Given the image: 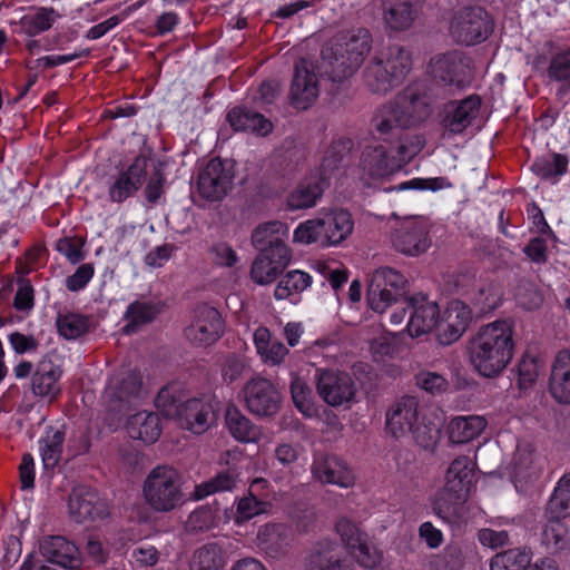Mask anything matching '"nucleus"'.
<instances>
[{"mask_svg": "<svg viewBox=\"0 0 570 570\" xmlns=\"http://www.w3.org/2000/svg\"><path fill=\"white\" fill-rule=\"evenodd\" d=\"M371 49V35L366 29L357 28L340 33L333 43L324 48L322 59L331 68L333 81L350 77L361 66Z\"/></svg>", "mask_w": 570, "mask_h": 570, "instance_id": "7ed1b4c3", "label": "nucleus"}, {"mask_svg": "<svg viewBox=\"0 0 570 570\" xmlns=\"http://www.w3.org/2000/svg\"><path fill=\"white\" fill-rule=\"evenodd\" d=\"M417 401L412 396H404L395 402L386 412L387 434L399 440L411 433L417 421Z\"/></svg>", "mask_w": 570, "mask_h": 570, "instance_id": "b1692460", "label": "nucleus"}, {"mask_svg": "<svg viewBox=\"0 0 570 570\" xmlns=\"http://www.w3.org/2000/svg\"><path fill=\"white\" fill-rule=\"evenodd\" d=\"M68 511L73 521L94 524L109 517V504L91 489L79 487L69 497Z\"/></svg>", "mask_w": 570, "mask_h": 570, "instance_id": "2eb2a0df", "label": "nucleus"}, {"mask_svg": "<svg viewBox=\"0 0 570 570\" xmlns=\"http://www.w3.org/2000/svg\"><path fill=\"white\" fill-rule=\"evenodd\" d=\"M141 492L144 502L155 512H170L185 502L180 475L167 465H158L147 474Z\"/></svg>", "mask_w": 570, "mask_h": 570, "instance_id": "20e7f679", "label": "nucleus"}, {"mask_svg": "<svg viewBox=\"0 0 570 570\" xmlns=\"http://www.w3.org/2000/svg\"><path fill=\"white\" fill-rule=\"evenodd\" d=\"M151 390L149 377L137 370L112 375L104 391V400L112 411H122L145 400Z\"/></svg>", "mask_w": 570, "mask_h": 570, "instance_id": "0eeeda50", "label": "nucleus"}, {"mask_svg": "<svg viewBox=\"0 0 570 570\" xmlns=\"http://www.w3.org/2000/svg\"><path fill=\"white\" fill-rule=\"evenodd\" d=\"M472 321L471 308L461 301H452L439 316L438 341L442 345L456 342Z\"/></svg>", "mask_w": 570, "mask_h": 570, "instance_id": "412c9836", "label": "nucleus"}, {"mask_svg": "<svg viewBox=\"0 0 570 570\" xmlns=\"http://www.w3.org/2000/svg\"><path fill=\"white\" fill-rule=\"evenodd\" d=\"M41 554L51 563L65 569H78L82 559L79 549L62 537H50L40 544Z\"/></svg>", "mask_w": 570, "mask_h": 570, "instance_id": "cd10ccee", "label": "nucleus"}, {"mask_svg": "<svg viewBox=\"0 0 570 570\" xmlns=\"http://www.w3.org/2000/svg\"><path fill=\"white\" fill-rule=\"evenodd\" d=\"M481 99L476 95L452 101L445 106L443 125V137L462 134L475 119L480 111Z\"/></svg>", "mask_w": 570, "mask_h": 570, "instance_id": "4be33fe9", "label": "nucleus"}, {"mask_svg": "<svg viewBox=\"0 0 570 570\" xmlns=\"http://www.w3.org/2000/svg\"><path fill=\"white\" fill-rule=\"evenodd\" d=\"M306 570H353L333 540L318 541L305 558Z\"/></svg>", "mask_w": 570, "mask_h": 570, "instance_id": "bb28decb", "label": "nucleus"}, {"mask_svg": "<svg viewBox=\"0 0 570 570\" xmlns=\"http://www.w3.org/2000/svg\"><path fill=\"white\" fill-rule=\"evenodd\" d=\"M176 421L194 434H203L217 421L216 403L209 396L185 400Z\"/></svg>", "mask_w": 570, "mask_h": 570, "instance_id": "f3484780", "label": "nucleus"}, {"mask_svg": "<svg viewBox=\"0 0 570 570\" xmlns=\"http://www.w3.org/2000/svg\"><path fill=\"white\" fill-rule=\"evenodd\" d=\"M324 191L323 180L309 177L302 180L287 196L291 209H306L316 205Z\"/></svg>", "mask_w": 570, "mask_h": 570, "instance_id": "e433bc0d", "label": "nucleus"}, {"mask_svg": "<svg viewBox=\"0 0 570 570\" xmlns=\"http://www.w3.org/2000/svg\"><path fill=\"white\" fill-rule=\"evenodd\" d=\"M226 562L224 549L210 542L195 550L190 560V570H223Z\"/></svg>", "mask_w": 570, "mask_h": 570, "instance_id": "ea45409f", "label": "nucleus"}, {"mask_svg": "<svg viewBox=\"0 0 570 570\" xmlns=\"http://www.w3.org/2000/svg\"><path fill=\"white\" fill-rule=\"evenodd\" d=\"M288 226L279 220L259 224L252 234V243L259 252L268 254L291 255L285 244L288 237Z\"/></svg>", "mask_w": 570, "mask_h": 570, "instance_id": "393cba45", "label": "nucleus"}, {"mask_svg": "<svg viewBox=\"0 0 570 570\" xmlns=\"http://www.w3.org/2000/svg\"><path fill=\"white\" fill-rule=\"evenodd\" d=\"M125 430L129 438L146 444L156 442L161 434L158 415L147 410L129 415L125 422Z\"/></svg>", "mask_w": 570, "mask_h": 570, "instance_id": "7c9ffc66", "label": "nucleus"}, {"mask_svg": "<svg viewBox=\"0 0 570 570\" xmlns=\"http://www.w3.org/2000/svg\"><path fill=\"white\" fill-rule=\"evenodd\" d=\"M61 376L62 370L59 365L51 361L40 362L31 379L32 393L49 402L57 400L62 391Z\"/></svg>", "mask_w": 570, "mask_h": 570, "instance_id": "c85d7f7f", "label": "nucleus"}, {"mask_svg": "<svg viewBox=\"0 0 570 570\" xmlns=\"http://www.w3.org/2000/svg\"><path fill=\"white\" fill-rule=\"evenodd\" d=\"M265 502L258 500L255 495L248 494L242 498L237 503L235 521L242 523L263 512H265Z\"/></svg>", "mask_w": 570, "mask_h": 570, "instance_id": "0e129e2a", "label": "nucleus"}, {"mask_svg": "<svg viewBox=\"0 0 570 570\" xmlns=\"http://www.w3.org/2000/svg\"><path fill=\"white\" fill-rule=\"evenodd\" d=\"M567 167L568 159L560 154L539 157L531 165V169L537 176L553 183L566 174Z\"/></svg>", "mask_w": 570, "mask_h": 570, "instance_id": "c03bdc74", "label": "nucleus"}, {"mask_svg": "<svg viewBox=\"0 0 570 570\" xmlns=\"http://www.w3.org/2000/svg\"><path fill=\"white\" fill-rule=\"evenodd\" d=\"M253 343L261 361L268 366L284 363L289 351L266 326H259L253 334Z\"/></svg>", "mask_w": 570, "mask_h": 570, "instance_id": "c756f323", "label": "nucleus"}, {"mask_svg": "<svg viewBox=\"0 0 570 570\" xmlns=\"http://www.w3.org/2000/svg\"><path fill=\"white\" fill-rule=\"evenodd\" d=\"M402 295L370 283L367 289V303L372 311L384 313L390 306L396 303Z\"/></svg>", "mask_w": 570, "mask_h": 570, "instance_id": "13d9d810", "label": "nucleus"}, {"mask_svg": "<svg viewBox=\"0 0 570 570\" xmlns=\"http://www.w3.org/2000/svg\"><path fill=\"white\" fill-rule=\"evenodd\" d=\"M246 409L256 416H272L281 405V394L267 379L255 376L246 382L242 390Z\"/></svg>", "mask_w": 570, "mask_h": 570, "instance_id": "ddd939ff", "label": "nucleus"}, {"mask_svg": "<svg viewBox=\"0 0 570 570\" xmlns=\"http://www.w3.org/2000/svg\"><path fill=\"white\" fill-rule=\"evenodd\" d=\"M474 482V466L466 455L455 458L444 475L443 494L445 502L465 499Z\"/></svg>", "mask_w": 570, "mask_h": 570, "instance_id": "a211bd4d", "label": "nucleus"}, {"mask_svg": "<svg viewBox=\"0 0 570 570\" xmlns=\"http://www.w3.org/2000/svg\"><path fill=\"white\" fill-rule=\"evenodd\" d=\"M384 20L394 30H404L412 26L417 16V1L384 0Z\"/></svg>", "mask_w": 570, "mask_h": 570, "instance_id": "c9c22d12", "label": "nucleus"}, {"mask_svg": "<svg viewBox=\"0 0 570 570\" xmlns=\"http://www.w3.org/2000/svg\"><path fill=\"white\" fill-rule=\"evenodd\" d=\"M59 18L58 11L51 7L33 8L20 18V31L30 37L38 36L51 29Z\"/></svg>", "mask_w": 570, "mask_h": 570, "instance_id": "4c0bfd02", "label": "nucleus"}, {"mask_svg": "<svg viewBox=\"0 0 570 570\" xmlns=\"http://www.w3.org/2000/svg\"><path fill=\"white\" fill-rule=\"evenodd\" d=\"M548 513L558 518L570 514V472L558 481L548 504Z\"/></svg>", "mask_w": 570, "mask_h": 570, "instance_id": "8fccbe9b", "label": "nucleus"}, {"mask_svg": "<svg viewBox=\"0 0 570 570\" xmlns=\"http://www.w3.org/2000/svg\"><path fill=\"white\" fill-rule=\"evenodd\" d=\"M370 283L402 295L406 285V278L394 268L380 267L373 273Z\"/></svg>", "mask_w": 570, "mask_h": 570, "instance_id": "4d7b16f0", "label": "nucleus"}, {"mask_svg": "<svg viewBox=\"0 0 570 570\" xmlns=\"http://www.w3.org/2000/svg\"><path fill=\"white\" fill-rule=\"evenodd\" d=\"M234 179L232 166L220 159H212L199 173L197 190L212 202L223 199L230 190Z\"/></svg>", "mask_w": 570, "mask_h": 570, "instance_id": "dca6fc26", "label": "nucleus"}, {"mask_svg": "<svg viewBox=\"0 0 570 570\" xmlns=\"http://www.w3.org/2000/svg\"><path fill=\"white\" fill-rule=\"evenodd\" d=\"M542 366L540 362L531 356H525L519 364V384L528 387L537 381L541 373Z\"/></svg>", "mask_w": 570, "mask_h": 570, "instance_id": "69168bd1", "label": "nucleus"}, {"mask_svg": "<svg viewBox=\"0 0 570 570\" xmlns=\"http://www.w3.org/2000/svg\"><path fill=\"white\" fill-rule=\"evenodd\" d=\"M488 426L482 415H458L448 424L449 440L454 444H465L478 439Z\"/></svg>", "mask_w": 570, "mask_h": 570, "instance_id": "473e14b6", "label": "nucleus"}, {"mask_svg": "<svg viewBox=\"0 0 570 570\" xmlns=\"http://www.w3.org/2000/svg\"><path fill=\"white\" fill-rule=\"evenodd\" d=\"M318 96L317 78L314 66L306 59H301L295 66L294 79L291 88V99L295 108H308Z\"/></svg>", "mask_w": 570, "mask_h": 570, "instance_id": "5701e85b", "label": "nucleus"}, {"mask_svg": "<svg viewBox=\"0 0 570 570\" xmlns=\"http://www.w3.org/2000/svg\"><path fill=\"white\" fill-rule=\"evenodd\" d=\"M312 285V276L299 269L287 272L277 283L274 297L277 301L291 299L299 295Z\"/></svg>", "mask_w": 570, "mask_h": 570, "instance_id": "a19ab883", "label": "nucleus"}, {"mask_svg": "<svg viewBox=\"0 0 570 570\" xmlns=\"http://www.w3.org/2000/svg\"><path fill=\"white\" fill-rule=\"evenodd\" d=\"M404 146L380 142L365 147L360 159V178L366 185L386 179L403 167Z\"/></svg>", "mask_w": 570, "mask_h": 570, "instance_id": "423d86ee", "label": "nucleus"}, {"mask_svg": "<svg viewBox=\"0 0 570 570\" xmlns=\"http://www.w3.org/2000/svg\"><path fill=\"white\" fill-rule=\"evenodd\" d=\"M471 60L460 51L436 55L430 61L432 77L453 89L469 87L473 79Z\"/></svg>", "mask_w": 570, "mask_h": 570, "instance_id": "9d476101", "label": "nucleus"}, {"mask_svg": "<svg viewBox=\"0 0 570 570\" xmlns=\"http://www.w3.org/2000/svg\"><path fill=\"white\" fill-rule=\"evenodd\" d=\"M441 417L436 413L424 415L411 432L415 442L425 450H434L441 436Z\"/></svg>", "mask_w": 570, "mask_h": 570, "instance_id": "37998d69", "label": "nucleus"}, {"mask_svg": "<svg viewBox=\"0 0 570 570\" xmlns=\"http://www.w3.org/2000/svg\"><path fill=\"white\" fill-rule=\"evenodd\" d=\"M542 470L540 459L533 446L529 443H519L513 456L512 473L514 478L528 480L540 474Z\"/></svg>", "mask_w": 570, "mask_h": 570, "instance_id": "58836bf2", "label": "nucleus"}, {"mask_svg": "<svg viewBox=\"0 0 570 570\" xmlns=\"http://www.w3.org/2000/svg\"><path fill=\"white\" fill-rule=\"evenodd\" d=\"M449 186L442 177L436 178H413L389 188V191H406V190H440Z\"/></svg>", "mask_w": 570, "mask_h": 570, "instance_id": "052dcab7", "label": "nucleus"}, {"mask_svg": "<svg viewBox=\"0 0 570 570\" xmlns=\"http://www.w3.org/2000/svg\"><path fill=\"white\" fill-rule=\"evenodd\" d=\"M291 393L295 406L304 416L313 417L317 414V407L313 402L312 390L304 380L298 376H293Z\"/></svg>", "mask_w": 570, "mask_h": 570, "instance_id": "603ef678", "label": "nucleus"}, {"mask_svg": "<svg viewBox=\"0 0 570 570\" xmlns=\"http://www.w3.org/2000/svg\"><path fill=\"white\" fill-rule=\"evenodd\" d=\"M342 541L351 550L366 534L346 518H341L335 525Z\"/></svg>", "mask_w": 570, "mask_h": 570, "instance_id": "338daca9", "label": "nucleus"}, {"mask_svg": "<svg viewBox=\"0 0 570 570\" xmlns=\"http://www.w3.org/2000/svg\"><path fill=\"white\" fill-rule=\"evenodd\" d=\"M472 299L479 313H489L501 305L503 299V291L500 285L489 283L482 285L473 295Z\"/></svg>", "mask_w": 570, "mask_h": 570, "instance_id": "864d4df0", "label": "nucleus"}, {"mask_svg": "<svg viewBox=\"0 0 570 570\" xmlns=\"http://www.w3.org/2000/svg\"><path fill=\"white\" fill-rule=\"evenodd\" d=\"M492 31L488 12L481 7H469L458 11L451 20L450 33L462 45L472 46L484 41Z\"/></svg>", "mask_w": 570, "mask_h": 570, "instance_id": "1a4fd4ad", "label": "nucleus"}, {"mask_svg": "<svg viewBox=\"0 0 570 570\" xmlns=\"http://www.w3.org/2000/svg\"><path fill=\"white\" fill-rule=\"evenodd\" d=\"M411 314L406 324V332L413 338L421 337L439 327L440 309L435 302L423 294H415L407 298Z\"/></svg>", "mask_w": 570, "mask_h": 570, "instance_id": "6ab92c4d", "label": "nucleus"}, {"mask_svg": "<svg viewBox=\"0 0 570 570\" xmlns=\"http://www.w3.org/2000/svg\"><path fill=\"white\" fill-rule=\"evenodd\" d=\"M549 391L552 397L559 402L570 403V353L560 352L551 368Z\"/></svg>", "mask_w": 570, "mask_h": 570, "instance_id": "f704fd0d", "label": "nucleus"}, {"mask_svg": "<svg viewBox=\"0 0 570 570\" xmlns=\"http://www.w3.org/2000/svg\"><path fill=\"white\" fill-rule=\"evenodd\" d=\"M411 65V56L406 50L390 48L366 68L365 82L372 91L385 92L404 79Z\"/></svg>", "mask_w": 570, "mask_h": 570, "instance_id": "6e6552de", "label": "nucleus"}, {"mask_svg": "<svg viewBox=\"0 0 570 570\" xmlns=\"http://www.w3.org/2000/svg\"><path fill=\"white\" fill-rule=\"evenodd\" d=\"M350 552L358 566L365 569H375L383 561L382 550L365 534Z\"/></svg>", "mask_w": 570, "mask_h": 570, "instance_id": "de8ad7c7", "label": "nucleus"}, {"mask_svg": "<svg viewBox=\"0 0 570 570\" xmlns=\"http://www.w3.org/2000/svg\"><path fill=\"white\" fill-rule=\"evenodd\" d=\"M416 384L425 392L438 395L449 390V381L441 374L422 371L416 375Z\"/></svg>", "mask_w": 570, "mask_h": 570, "instance_id": "680f3d73", "label": "nucleus"}, {"mask_svg": "<svg viewBox=\"0 0 570 570\" xmlns=\"http://www.w3.org/2000/svg\"><path fill=\"white\" fill-rule=\"evenodd\" d=\"M548 76L563 83L558 90L559 97L570 89V49H562L551 58Z\"/></svg>", "mask_w": 570, "mask_h": 570, "instance_id": "09e8293b", "label": "nucleus"}, {"mask_svg": "<svg viewBox=\"0 0 570 570\" xmlns=\"http://www.w3.org/2000/svg\"><path fill=\"white\" fill-rule=\"evenodd\" d=\"M291 259V255L268 254L261 252L254 259L250 268V277L258 285L272 284L284 271Z\"/></svg>", "mask_w": 570, "mask_h": 570, "instance_id": "72a5a7b5", "label": "nucleus"}, {"mask_svg": "<svg viewBox=\"0 0 570 570\" xmlns=\"http://www.w3.org/2000/svg\"><path fill=\"white\" fill-rule=\"evenodd\" d=\"M185 392L180 384L164 386L155 399V406L166 417L176 420L184 404Z\"/></svg>", "mask_w": 570, "mask_h": 570, "instance_id": "79ce46f5", "label": "nucleus"}, {"mask_svg": "<svg viewBox=\"0 0 570 570\" xmlns=\"http://www.w3.org/2000/svg\"><path fill=\"white\" fill-rule=\"evenodd\" d=\"M550 515L551 518L542 532V541L548 548L558 549L562 547L564 537L567 534V529L561 522V518L552 514Z\"/></svg>", "mask_w": 570, "mask_h": 570, "instance_id": "e2e57ef3", "label": "nucleus"}, {"mask_svg": "<svg viewBox=\"0 0 570 570\" xmlns=\"http://www.w3.org/2000/svg\"><path fill=\"white\" fill-rule=\"evenodd\" d=\"M353 230L354 219L347 209L322 208L313 218L297 225L293 232V242L299 245L336 247L346 240Z\"/></svg>", "mask_w": 570, "mask_h": 570, "instance_id": "f03ea898", "label": "nucleus"}, {"mask_svg": "<svg viewBox=\"0 0 570 570\" xmlns=\"http://www.w3.org/2000/svg\"><path fill=\"white\" fill-rule=\"evenodd\" d=\"M514 297L517 303L527 311L537 309L543 303V296L535 285L525 281L517 285Z\"/></svg>", "mask_w": 570, "mask_h": 570, "instance_id": "bf43d9fd", "label": "nucleus"}, {"mask_svg": "<svg viewBox=\"0 0 570 570\" xmlns=\"http://www.w3.org/2000/svg\"><path fill=\"white\" fill-rule=\"evenodd\" d=\"M236 482L237 475L234 472L223 471L213 479L196 485L194 498L196 500H202L217 492L230 491L235 488Z\"/></svg>", "mask_w": 570, "mask_h": 570, "instance_id": "3c124183", "label": "nucleus"}, {"mask_svg": "<svg viewBox=\"0 0 570 570\" xmlns=\"http://www.w3.org/2000/svg\"><path fill=\"white\" fill-rule=\"evenodd\" d=\"M529 561V553L520 549H511L493 557L490 570H524Z\"/></svg>", "mask_w": 570, "mask_h": 570, "instance_id": "5fc2aeb1", "label": "nucleus"}, {"mask_svg": "<svg viewBox=\"0 0 570 570\" xmlns=\"http://www.w3.org/2000/svg\"><path fill=\"white\" fill-rule=\"evenodd\" d=\"M390 242L395 250L407 255L419 256L431 245L429 224L424 217L406 218L393 228Z\"/></svg>", "mask_w": 570, "mask_h": 570, "instance_id": "9b49d317", "label": "nucleus"}, {"mask_svg": "<svg viewBox=\"0 0 570 570\" xmlns=\"http://www.w3.org/2000/svg\"><path fill=\"white\" fill-rule=\"evenodd\" d=\"M316 389L320 397L331 406L348 405L356 394L352 377L334 370L317 371Z\"/></svg>", "mask_w": 570, "mask_h": 570, "instance_id": "4468645a", "label": "nucleus"}, {"mask_svg": "<svg viewBox=\"0 0 570 570\" xmlns=\"http://www.w3.org/2000/svg\"><path fill=\"white\" fill-rule=\"evenodd\" d=\"M146 174L147 159L137 157L130 166L120 169L110 178L108 185L109 199L114 203H122L134 196L145 181Z\"/></svg>", "mask_w": 570, "mask_h": 570, "instance_id": "aec40b11", "label": "nucleus"}, {"mask_svg": "<svg viewBox=\"0 0 570 570\" xmlns=\"http://www.w3.org/2000/svg\"><path fill=\"white\" fill-rule=\"evenodd\" d=\"M312 472L320 482L334 484L343 489L352 488L356 481L353 470L336 456L316 459Z\"/></svg>", "mask_w": 570, "mask_h": 570, "instance_id": "a878e982", "label": "nucleus"}, {"mask_svg": "<svg viewBox=\"0 0 570 570\" xmlns=\"http://www.w3.org/2000/svg\"><path fill=\"white\" fill-rule=\"evenodd\" d=\"M514 321L500 318L482 325L470 341L469 360L475 372L488 379L499 376L514 355Z\"/></svg>", "mask_w": 570, "mask_h": 570, "instance_id": "f257e3e1", "label": "nucleus"}, {"mask_svg": "<svg viewBox=\"0 0 570 570\" xmlns=\"http://www.w3.org/2000/svg\"><path fill=\"white\" fill-rule=\"evenodd\" d=\"M223 330L219 312L215 307L202 305L193 311L190 323L185 328V337L194 346H210L220 338Z\"/></svg>", "mask_w": 570, "mask_h": 570, "instance_id": "f8f14e48", "label": "nucleus"}, {"mask_svg": "<svg viewBox=\"0 0 570 570\" xmlns=\"http://www.w3.org/2000/svg\"><path fill=\"white\" fill-rule=\"evenodd\" d=\"M57 327L61 336L75 340L88 331L89 320L86 316L69 313L58 317Z\"/></svg>", "mask_w": 570, "mask_h": 570, "instance_id": "6e6d98bb", "label": "nucleus"}, {"mask_svg": "<svg viewBox=\"0 0 570 570\" xmlns=\"http://www.w3.org/2000/svg\"><path fill=\"white\" fill-rule=\"evenodd\" d=\"M430 112L429 98L407 90L399 96L395 101L380 109L374 119L375 128L381 134H389L399 128H406L421 122L429 117Z\"/></svg>", "mask_w": 570, "mask_h": 570, "instance_id": "39448f33", "label": "nucleus"}, {"mask_svg": "<svg viewBox=\"0 0 570 570\" xmlns=\"http://www.w3.org/2000/svg\"><path fill=\"white\" fill-rule=\"evenodd\" d=\"M225 425L229 434L242 443H258L263 436V430L254 424L240 410L229 404L225 411Z\"/></svg>", "mask_w": 570, "mask_h": 570, "instance_id": "2f4dec72", "label": "nucleus"}, {"mask_svg": "<svg viewBox=\"0 0 570 570\" xmlns=\"http://www.w3.org/2000/svg\"><path fill=\"white\" fill-rule=\"evenodd\" d=\"M63 439V433L53 429H49L40 439V455L45 469H53L58 464Z\"/></svg>", "mask_w": 570, "mask_h": 570, "instance_id": "49530a36", "label": "nucleus"}, {"mask_svg": "<svg viewBox=\"0 0 570 570\" xmlns=\"http://www.w3.org/2000/svg\"><path fill=\"white\" fill-rule=\"evenodd\" d=\"M158 312V308L150 303L135 302L130 304L125 314L126 324L122 327L124 333H135L140 326L150 323Z\"/></svg>", "mask_w": 570, "mask_h": 570, "instance_id": "a18cd8bd", "label": "nucleus"}, {"mask_svg": "<svg viewBox=\"0 0 570 570\" xmlns=\"http://www.w3.org/2000/svg\"><path fill=\"white\" fill-rule=\"evenodd\" d=\"M462 553L456 547H448L435 558L438 570H458L462 567Z\"/></svg>", "mask_w": 570, "mask_h": 570, "instance_id": "774afa93", "label": "nucleus"}]
</instances>
